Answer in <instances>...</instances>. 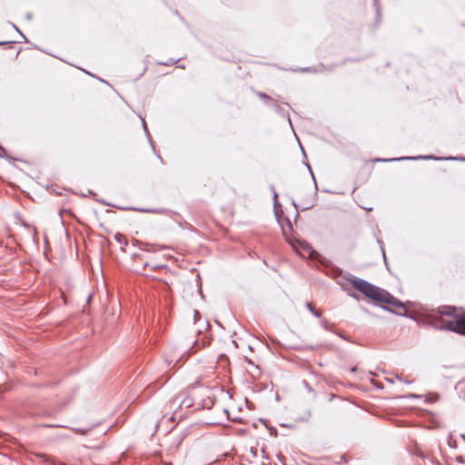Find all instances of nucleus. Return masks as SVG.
Masks as SVG:
<instances>
[{
  "instance_id": "58836bf2",
  "label": "nucleus",
  "mask_w": 465,
  "mask_h": 465,
  "mask_svg": "<svg viewBox=\"0 0 465 465\" xmlns=\"http://www.w3.org/2000/svg\"><path fill=\"white\" fill-rule=\"evenodd\" d=\"M199 292H200V293H201V296H202V297H203V292H202V286H201V284L199 285Z\"/></svg>"
},
{
  "instance_id": "de8ad7c7",
  "label": "nucleus",
  "mask_w": 465,
  "mask_h": 465,
  "mask_svg": "<svg viewBox=\"0 0 465 465\" xmlns=\"http://www.w3.org/2000/svg\"><path fill=\"white\" fill-rule=\"evenodd\" d=\"M396 378L397 380L401 381V377H400L399 375H397Z\"/></svg>"
},
{
  "instance_id": "393cba45",
  "label": "nucleus",
  "mask_w": 465,
  "mask_h": 465,
  "mask_svg": "<svg viewBox=\"0 0 465 465\" xmlns=\"http://www.w3.org/2000/svg\"><path fill=\"white\" fill-rule=\"evenodd\" d=\"M123 239H124V236L123 234L117 232L115 235H114V240L116 242H118L119 243H122L123 242Z\"/></svg>"
},
{
  "instance_id": "f03ea898",
  "label": "nucleus",
  "mask_w": 465,
  "mask_h": 465,
  "mask_svg": "<svg viewBox=\"0 0 465 465\" xmlns=\"http://www.w3.org/2000/svg\"><path fill=\"white\" fill-rule=\"evenodd\" d=\"M428 325L438 331H448L465 336V310L451 305L432 309Z\"/></svg>"
},
{
  "instance_id": "6e6d98bb",
  "label": "nucleus",
  "mask_w": 465,
  "mask_h": 465,
  "mask_svg": "<svg viewBox=\"0 0 465 465\" xmlns=\"http://www.w3.org/2000/svg\"><path fill=\"white\" fill-rule=\"evenodd\" d=\"M461 437L465 440V434H462Z\"/></svg>"
},
{
  "instance_id": "f257e3e1",
  "label": "nucleus",
  "mask_w": 465,
  "mask_h": 465,
  "mask_svg": "<svg viewBox=\"0 0 465 465\" xmlns=\"http://www.w3.org/2000/svg\"><path fill=\"white\" fill-rule=\"evenodd\" d=\"M346 279L355 290L360 292L366 298L370 299L374 305L399 316L410 317L407 311H404L403 312H398L391 308L393 307L398 309H405V305L403 302L394 297L387 290L378 287L366 280L353 275H350V277Z\"/></svg>"
},
{
  "instance_id": "f3484780",
  "label": "nucleus",
  "mask_w": 465,
  "mask_h": 465,
  "mask_svg": "<svg viewBox=\"0 0 465 465\" xmlns=\"http://www.w3.org/2000/svg\"><path fill=\"white\" fill-rule=\"evenodd\" d=\"M256 95L264 100L265 102H272V99L265 93H262V92H256Z\"/></svg>"
},
{
  "instance_id": "ddd939ff",
  "label": "nucleus",
  "mask_w": 465,
  "mask_h": 465,
  "mask_svg": "<svg viewBox=\"0 0 465 465\" xmlns=\"http://www.w3.org/2000/svg\"><path fill=\"white\" fill-rule=\"evenodd\" d=\"M324 69L323 64L320 65V68H312V67H305V68H300L299 71L301 72H322Z\"/></svg>"
},
{
  "instance_id": "423d86ee",
  "label": "nucleus",
  "mask_w": 465,
  "mask_h": 465,
  "mask_svg": "<svg viewBox=\"0 0 465 465\" xmlns=\"http://www.w3.org/2000/svg\"><path fill=\"white\" fill-rule=\"evenodd\" d=\"M100 203H102L105 206H113V204L104 201V200H99ZM114 207H116L117 209H120V210H124V211H137V212H140V213H158L156 210L154 209H150V208H136V207H121V206H116V205H114Z\"/></svg>"
},
{
  "instance_id": "473e14b6",
  "label": "nucleus",
  "mask_w": 465,
  "mask_h": 465,
  "mask_svg": "<svg viewBox=\"0 0 465 465\" xmlns=\"http://www.w3.org/2000/svg\"><path fill=\"white\" fill-rule=\"evenodd\" d=\"M142 121H143V130H146L148 127H147V124H146L144 119H142Z\"/></svg>"
},
{
  "instance_id": "a19ab883",
  "label": "nucleus",
  "mask_w": 465,
  "mask_h": 465,
  "mask_svg": "<svg viewBox=\"0 0 465 465\" xmlns=\"http://www.w3.org/2000/svg\"><path fill=\"white\" fill-rule=\"evenodd\" d=\"M146 69H147L146 67H143V72H142V74H140V76H141V75H142V74L146 71Z\"/></svg>"
},
{
  "instance_id": "dca6fc26",
  "label": "nucleus",
  "mask_w": 465,
  "mask_h": 465,
  "mask_svg": "<svg viewBox=\"0 0 465 465\" xmlns=\"http://www.w3.org/2000/svg\"><path fill=\"white\" fill-rule=\"evenodd\" d=\"M180 60H181V58H178V59L170 58L166 62H158L157 64H161V65L170 66V65H173V64H177Z\"/></svg>"
},
{
  "instance_id": "6e6552de",
  "label": "nucleus",
  "mask_w": 465,
  "mask_h": 465,
  "mask_svg": "<svg viewBox=\"0 0 465 465\" xmlns=\"http://www.w3.org/2000/svg\"><path fill=\"white\" fill-rule=\"evenodd\" d=\"M306 308L311 312L312 314H313L315 317L317 318H321L322 317V312L320 311H317L312 302H307L306 304H305Z\"/></svg>"
},
{
  "instance_id": "7ed1b4c3",
  "label": "nucleus",
  "mask_w": 465,
  "mask_h": 465,
  "mask_svg": "<svg viewBox=\"0 0 465 465\" xmlns=\"http://www.w3.org/2000/svg\"><path fill=\"white\" fill-rule=\"evenodd\" d=\"M418 160H434V161L454 160V161L465 162V156L438 157L433 154H427V155H417V156H401V157H395V158H376L374 161L379 162V163H389V162L418 161Z\"/></svg>"
},
{
  "instance_id": "a18cd8bd",
  "label": "nucleus",
  "mask_w": 465,
  "mask_h": 465,
  "mask_svg": "<svg viewBox=\"0 0 465 465\" xmlns=\"http://www.w3.org/2000/svg\"><path fill=\"white\" fill-rule=\"evenodd\" d=\"M302 151L303 155L306 156L305 151L302 147Z\"/></svg>"
},
{
  "instance_id": "4468645a",
  "label": "nucleus",
  "mask_w": 465,
  "mask_h": 465,
  "mask_svg": "<svg viewBox=\"0 0 465 465\" xmlns=\"http://www.w3.org/2000/svg\"><path fill=\"white\" fill-rule=\"evenodd\" d=\"M378 242V244L380 245L381 247V252H382V257H383V260H384V262H385V265L387 267L388 270L389 269V264H388V261H387V257H386V254H385V251H384V248H383V242L380 239L377 240Z\"/></svg>"
},
{
  "instance_id": "ea45409f",
  "label": "nucleus",
  "mask_w": 465,
  "mask_h": 465,
  "mask_svg": "<svg viewBox=\"0 0 465 465\" xmlns=\"http://www.w3.org/2000/svg\"><path fill=\"white\" fill-rule=\"evenodd\" d=\"M26 18L30 20L32 18V15L31 14H27L26 15Z\"/></svg>"
},
{
  "instance_id": "0eeeda50",
  "label": "nucleus",
  "mask_w": 465,
  "mask_h": 465,
  "mask_svg": "<svg viewBox=\"0 0 465 465\" xmlns=\"http://www.w3.org/2000/svg\"><path fill=\"white\" fill-rule=\"evenodd\" d=\"M373 5L375 7V11H376L375 26H377L381 23V7L379 5L378 0H373Z\"/></svg>"
},
{
  "instance_id": "5701e85b",
  "label": "nucleus",
  "mask_w": 465,
  "mask_h": 465,
  "mask_svg": "<svg viewBox=\"0 0 465 465\" xmlns=\"http://www.w3.org/2000/svg\"><path fill=\"white\" fill-rule=\"evenodd\" d=\"M332 332H334L340 338H341L345 341H351V340H349V338L346 335H344L342 332H341L340 331H332Z\"/></svg>"
},
{
  "instance_id": "412c9836",
  "label": "nucleus",
  "mask_w": 465,
  "mask_h": 465,
  "mask_svg": "<svg viewBox=\"0 0 465 465\" xmlns=\"http://www.w3.org/2000/svg\"><path fill=\"white\" fill-rule=\"evenodd\" d=\"M301 246L302 248L304 250V251H307V252H311L312 250V246L310 243H308L307 242H302L301 243Z\"/></svg>"
},
{
  "instance_id": "c85d7f7f",
  "label": "nucleus",
  "mask_w": 465,
  "mask_h": 465,
  "mask_svg": "<svg viewBox=\"0 0 465 465\" xmlns=\"http://www.w3.org/2000/svg\"><path fill=\"white\" fill-rule=\"evenodd\" d=\"M357 371H358L357 366H352V367L350 368V371L352 372V373L357 372Z\"/></svg>"
},
{
  "instance_id": "39448f33",
  "label": "nucleus",
  "mask_w": 465,
  "mask_h": 465,
  "mask_svg": "<svg viewBox=\"0 0 465 465\" xmlns=\"http://www.w3.org/2000/svg\"><path fill=\"white\" fill-rule=\"evenodd\" d=\"M29 459L32 462H35L40 465H63L62 462L57 461L54 458L45 453L34 452L31 454Z\"/></svg>"
},
{
  "instance_id": "603ef678",
  "label": "nucleus",
  "mask_w": 465,
  "mask_h": 465,
  "mask_svg": "<svg viewBox=\"0 0 465 465\" xmlns=\"http://www.w3.org/2000/svg\"><path fill=\"white\" fill-rule=\"evenodd\" d=\"M178 67H179V68H183H183H184V65H179Z\"/></svg>"
},
{
  "instance_id": "a211bd4d",
  "label": "nucleus",
  "mask_w": 465,
  "mask_h": 465,
  "mask_svg": "<svg viewBox=\"0 0 465 465\" xmlns=\"http://www.w3.org/2000/svg\"><path fill=\"white\" fill-rule=\"evenodd\" d=\"M322 328L326 331H332L331 330V324L326 320V319H323L321 322Z\"/></svg>"
},
{
  "instance_id": "2eb2a0df",
  "label": "nucleus",
  "mask_w": 465,
  "mask_h": 465,
  "mask_svg": "<svg viewBox=\"0 0 465 465\" xmlns=\"http://www.w3.org/2000/svg\"><path fill=\"white\" fill-rule=\"evenodd\" d=\"M0 158H5L7 160H15V158H13L7 154L5 148L1 143H0Z\"/></svg>"
},
{
  "instance_id": "b1692460",
  "label": "nucleus",
  "mask_w": 465,
  "mask_h": 465,
  "mask_svg": "<svg viewBox=\"0 0 465 465\" xmlns=\"http://www.w3.org/2000/svg\"><path fill=\"white\" fill-rule=\"evenodd\" d=\"M403 398H410V399H420L421 398V395L415 394V393H409L407 395L402 396Z\"/></svg>"
},
{
  "instance_id": "e433bc0d",
  "label": "nucleus",
  "mask_w": 465,
  "mask_h": 465,
  "mask_svg": "<svg viewBox=\"0 0 465 465\" xmlns=\"http://www.w3.org/2000/svg\"><path fill=\"white\" fill-rule=\"evenodd\" d=\"M246 403H247V407H248L249 409H252V402H250L248 400H246Z\"/></svg>"
},
{
  "instance_id": "f704fd0d",
  "label": "nucleus",
  "mask_w": 465,
  "mask_h": 465,
  "mask_svg": "<svg viewBox=\"0 0 465 465\" xmlns=\"http://www.w3.org/2000/svg\"><path fill=\"white\" fill-rule=\"evenodd\" d=\"M361 310H362L365 313H367V314H371L370 311H369V310H367L366 308H364V307H362V306H361Z\"/></svg>"
},
{
  "instance_id": "2f4dec72",
  "label": "nucleus",
  "mask_w": 465,
  "mask_h": 465,
  "mask_svg": "<svg viewBox=\"0 0 465 465\" xmlns=\"http://www.w3.org/2000/svg\"><path fill=\"white\" fill-rule=\"evenodd\" d=\"M292 204L295 207L296 210L298 209V205L293 198H292Z\"/></svg>"
},
{
  "instance_id": "49530a36",
  "label": "nucleus",
  "mask_w": 465,
  "mask_h": 465,
  "mask_svg": "<svg viewBox=\"0 0 465 465\" xmlns=\"http://www.w3.org/2000/svg\"><path fill=\"white\" fill-rule=\"evenodd\" d=\"M92 299V295H89L87 298V302H89Z\"/></svg>"
},
{
  "instance_id": "1a4fd4ad",
  "label": "nucleus",
  "mask_w": 465,
  "mask_h": 465,
  "mask_svg": "<svg viewBox=\"0 0 465 465\" xmlns=\"http://www.w3.org/2000/svg\"><path fill=\"white\" fill-rule=\"evenodd\" d=\"M270 190L272 193L273 207L275 209L277 205H280V203L278 201V193H276L275 186L273 184L270 185Z\"/></svg>"
},
{
  "instance_id": "cd10ccee",
  "label": "nucleus",
  "mask_w": 465,
  "mask_h": 465,
  "mask_svg": "<svg viewBox=\"0 0 465 465\" xmlns=\"http://www.w3.org/2000/svg\"><path fill=\"white\" fill-rule=\"evenodd\" d=\"M311 416V411H308L306 412V416L305 417H302L301 418L300 420H302V421H307L309 420V417Z\"/></svg>"
},
{
  "instance_id": "20e7f679",
  "label": "nucleus",
  "mask_w": 465,
  "mask_h": 465,
  "mask_svg": "<svg viewBox=\"0 0 465 465\" xmlns=\"http://www.w3.org/2000/svg\"><path fill=\"white\" fill-rule=\"evenodd\" d=\"M304 164L308 168V170L312 175V178L313 180L314 191H313V194L311 197H306L302 200V204H303L302 209V211L310 210L315 205L316 200L318 197V190H319L317 183H316V179H315V176L313 174L311 165L306 162H304Z\"/></svg>"
},
{
  "instance_id": "864d4df0",
  "label": "nucleus",
  "mask_w": 465,
  "mask_h": 465,
  "mask_svg": "<svg viewBox=\"0 0 465 465\" xmlns=\"http://www.w3.org/2000/svg\"><path fill=\"white\" fill-rule=\"evenodd\" d=\"M158 158L161 160V162H163L161 155H158Z\"/></svg>"
},
{
  "instance_id": "c9c22d12",
  "label": "nucleus",
  "mask_w": 465,
  "mask_h": 465,
  "mask_svg": "<svg viewBox=\"0 0 465 465\" xmlns=\"http://www.w3.org/2000/svg\"><path fill=\"white\" fill-rule=\"evenodd\" d=\"M305 385H306V388L311 391H312V387L309 385V383L307 381H304Z\"/></svg>"
},
{
  "instance_id": "c756f323",
  "label": "nucleus",
  "mask_w": 465,
  "mask_h": 465,
  "mask_svg": "<svg viewBox=\"0 0 465 465\" xmlns=\"http://www.w3.org/2000/svg\"><path fill=\"white\" fill-rule=\"evenodd\" d=\"M77 431L79 433H81L82 435H86L87 434V430H83V429H78Z\"/></svg>"
},
{
  "instance_id": "6ab92c4d",
  "label": "nucleus",
  "mask_w": 465,
  "mask_h": 465,
  "mask_svg": "<svg viewBox=\"0 0 465 465\" xmlns=\"http://www.w3.org/2000/svg\"><path fill=\"white\" fill-rule=\"evenodd\" d=\"M272 106L277 114L283 115L282 108L278 104L273 103Z\"/></svg>"
},
{
  "instance_id": "4be33fe9",
  "label": "nucleus",
  "mask_w": 465,
  "mask_h": 465,
  "mask_svg": "<svg viewBox=\"0 0 465 465\" xmlns=\"http://www.w3.org/2000/svg\"><path fill=\"white\" fill-rule=\"evenodd\" d=\"M15 41H0V46L8 45L10 48L15 45Z\"/></svg>"
},
{
  "instance_id": "9b49d317",
  "label": "nucleus",
  "mask_w": 465,
  "mask_h": 465,
  "mask_svg": "<svg viewBox=\"0 0 465 465\" xmlns=\"http://www.w3.org/2000/svg\"><path fill=\"white\" fill-rule=\"evenodd\" d=\"M259 421L263 423L265 425V427L269 430L270 431V434L272 436H276L277 435V429L275 427H270L268 424H267V421L263 419H259Z\"/></svg>"
},
{
  "instance_id": "a878e982",
  "label": "nucleus",
  "mask_w": 465,
  "mask_h": 465,
  "mask_svg": "<svg viewBox=\"0 0 465 465\" xmlns=\"http://www.w3.org/2000/svg\"><path fill=\"white\" fill-rule=\"evenodd\" d=\"M12 26L14 27V29H15L19 34L27 42V39L25 37V35L19 30V28L15 25V24H12Z\"/></svg>"
},
{
  "instance_id": "37998d69",
  "label": "nucleus",
  "mask_w": 465,
  "mask_h": 465,
  "mask_svg": "<svg viewBox=\"0 0 465 465\" xmlns=\"http://www.w3.org/2000/svg\"><path fill=\"white\" fill-rule=\"evenodd\" d=\"M135 244H142L141 242H138V240H135V243H134V245Z\"/></svg>"
},
{
  "instance_id": "09e8293b",
  "label": "nucleus",
  "mask_w": 465,
  "mask_h": 465,
  "mask_svg": "<svg viewBox=\"0 0 465 465\" xmlns=\"http://www.w3.org/2000/svg\"><path fill=\"white\" fill-rule=\"evenodd\" d=\"M19 53H20V50H18V51L16 52V54H15V57H17V56H18Z\"/></svg>"
},
{
  "instance_id": "4c0bfd02",
  "label": "nucleus",
  "mask_w": 465,
  "mask_h": 465,
  "mask_svg": "<svg viewBox=\"0 0 465 465\" xmlns=\"http://www.w3.org/2000/svg\"><path fill=\"white\" fill-rule=\"evenodd\" d=\"M198 316H200L199 312L198 311H194V319L196 320Z\"/></svg>"
},
{
  "instance_id": "72a5a7b5",
  "label": "nucleus",
  "mask_w": 465,
  "mask_h": 465,
  "mask_svg": "<svg viewBox=\"0 0 465 465\" xmlns=\"http://www.w3.org/2000/svg\"><path fill=\"white\" fill-rule=\"evenodd\" d=\"M350 295H351V297H353L354 299H356V300H359V299H360L359 295H358V294H356V293H351V294H350Z\"/></svg>"
},
{
  "instance_id": "79ce46f5",
  "label": "nucleus",
  "mask_w": 465,
  "mask_h": 465,
  "mask_svg": "<svg viewBox=\"0 0 465 465\" xmlns=\"http://www.w3.org/2000/svg\"><path fill=\"white\" fill-rule=\"evenodd\" d=\"M148 266H149V263H148V262H145V263L143 264V268H146V267H148Z\"/></svg>"
},
{
  "instance_id": "8fccbe9b",
  "label": "nucleus",
  "mask_w": 465,
  "mask_h": 465,
  "mask_svg": "<svg viewBox=\"0 0 465 465\" xmlns=\"http://www.w3.org/2000/svg\"><path fill=\"white\" fill-rule=\"evenodd\" d=\"M99 80H100V81H102V82H104V84H108V83H107L106 81L102 80V79H99Z\"/></svg>"
},
{
  "instance_id": "7c9ffc66",
  "label": "nucleus",
  "mask_w": 465,
  "mask_h": 465,
  "mask_svg": "<svg viewBox=\"0 0 465 465\" xmlns=\"http://www.w3.org/2000/svg\"><path fill=\"white\" fill-rule=\"evenodd\" d=\"M245 361H246L248 364H250V365H252V366L254 365V363L252 362V360H250V359H248V358H245Z\"/></svg>"
},
{
  "instance_id": "3c124183",
  "label": "nucleus",
  "mask_w": 465,
  "mask_h": 465,
  "mask_svg": "<svg viewBox=\"0 0 465 465\" xmlns=\"http://www.w3.org/2000/svg\"><path fill=\"white\" fill-rule=\"evenodd\" d=\"M124 245H127L128 242L126 240H124Z\"/></svg>"
},
{
  "instance_id": "bb28decb",
  "label": "nucleus",
  "mask_w": 465,
  "mask_h": 465,
  "mask_svg": "<svg viewBox=\"0 0 465 465\" xmlns=\"http://www.w3.org/2000/svg\"><path fill=\"white\" fill-rule=\"evenodd\" d=\"M167 266L166 265H163V264H156V265H153V270H159V269H163V268H166Z\"/></svg>"
},
{
  "instance_id": "9d476101",
  "label": "nucleus",
  "mask_w": 465,
  "mask_h": 465,
  "mask_svg": "<svg viewBox=\"0 0 465 465\" xmlns=\"http://www.w3.org/2000/svg\"><path fill=\"white\" fill-rule=\"evenodd\" d=\"M440 395L437 392L430 393L426 396V402H436L439 401Z\"/></svg>"
},
{
  "instance_id": "aec40b11",
  "label": "nucleus",
  "mask_w": 465,
  "mask_h": 465,
  "mask_svg": "<svg viewBox=\"0 0 465 465\" xmlns=\"http://www.w3.org/2000/svg\"><path fill=\"white\" fill-rule=\"evenodd\" d=\"M144 133H145V134H146V136H147V138H148V141H149V143H150V144H151V146H152L153 150L155 152V147H154V145H153V140H152V137H151V135H150V133H149L148 128H147L146 130H144Z\"/></svg>"
},
{
  "instance_id": "f8f14e48",
  "label": "nucleus",
  "mask_w": 465,
  "mask_h": 465,
  "mask_svg": "<svg viewBox=\"0 0 465 465\" xmlns=\"http://www.w3.org/2000/svg\"><path fill=\"white\" fill-rule=\"evenodd\" d=\"M193 398H191L190 396H186L181 401L180 406L184 405L186 408H189V407L193 406Z\"/></svg>"
},
{
  "instance_id": "5fc2aeb1",
  "label": "nucleus",
  "mask_w": 465,
  "mask_h": 465,
  "mask_svg": "<svg viewBox=\"0 0 465 465\" xmlns=\"http://www.w3.org/2000/svg\"><path fill=\"white\" fill-rule=\"evenodd\" d=\"M386 380H387L389 382H393L391 380H390V379H388V378H387Z\"/></svg>"
},
{
  "instance_id": "c03bdc74",
  "label": "nucleus",
  "mask_w": 465,
  "mask_h": 465,
  "mask_svg": "<svg viewBox=\"0 0 465 465\" xmlns=\"http://www.w3.org/2000/svg\"><path fill=\"white\" fill-rule=\"evenodd\" d=\"M252 427L257 428V422H253Z\"/></svg>"
}]
</instances>
